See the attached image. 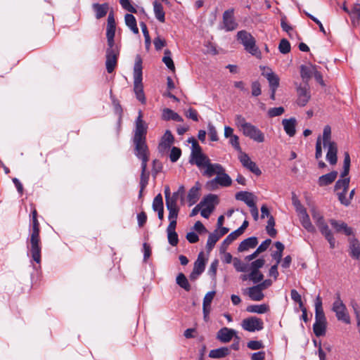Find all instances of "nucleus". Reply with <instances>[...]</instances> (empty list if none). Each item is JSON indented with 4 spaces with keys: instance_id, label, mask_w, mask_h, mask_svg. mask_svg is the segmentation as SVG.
<instances>
[{
    "instance_id": "ddd939ff",
    "label": "nucleus",
    "mask_w": 360,
    "mask_h": 360,
    "mask_svg": "<svg viewBox=\"0 0 360 360\" xmlns=\"http://www.w3.org/2000/svg\"><path fill=\"white\" fill-rule=\"evenodd\" d=\"M329 223L333 228L335 231L338 233H342L346 236L353 235V229L349 226L345 222L338 221L334 219H330Z\"/></svg>"
},
{
    "instance_id": "603ef678",
    "label": "nucleus",
    "mask_w": 360,
    "mask_h": 360,
    "mask_svg": "<svg viewBox=\"0 0 360 360\" xmlns=\"http://www.w3.org/2000/svg\"><path fill=\"white\" fill-rule=\"evenodd\" d=\"M349 184V178H344L336 181L335 185V190L342 189V191H347Z\"/></svg>"
},
{
    "instance_id": "72a5a7b5",
    "label": "nucleus",
    "mask_w": 360,
    "mask_h": 360,
    "mask_svg": "<svg viewBox=\"0 0 360 360\" xmlns=\"http://www.w3.org/2000/svg\"><path fill=\"white\" fill-rule=\"evenodd\" d=\"M316 67H317L316 65H314L312 64H310L309 66L301 65V67H300L301 77L303 79H306L307 81H308L312 77Z\"/></svg>"
},
{
    "instance_id": "a878e982",
    "label": "nucleus",
    "mask_w": 360,
    "mask_h": 360,
    "mask_svg": "<svg viewBox=\"0 0 360 360\" xmlns=\"http://www.w3.org/2000/svg\"><path fill=\"white\" fill-rule=\"evenodd\" d=\"M258 241L257 238L255 236L248 238L243 240L238 245V250L239 252H244L250 248L256 247Z\"/></svg>"
},
{
    "instance_id": "5fc2aeb1",
    "label": "nucleus",
    "mask_w": 360,
    "mask_h": 360,
    "mask_svg": "<svg viewBox=\"0 0 360 360\" xmlns=\"http://www.w3.org/2000/svg\"><path fill=\"white\" fill-rule=\"evenodd\" d=\"M292 205H294L295 208V211L297 213V215L301 214L302 212H304L306 210V209L304 207V206L302 205L301 202L299 200V199L297 198V196L293 194L292 198Z\"/></svg>"
},
{
    "instance_id": "79ce46f5",
    "label": "nucleus",
    "mask_w": 360,
    "mask_h": 360,
    "mask_svg": "<svg viewBox=\"0 0 360 360\" xmlns=\"http://www.w3.org/2000/svg\"><path fill=\"white\" fill-rule=\"evenodd\" d=\"M205 267V262L202 257V253L201 252L198 255L197 260L194 263L193 269L195 271L196 274H201L204 271Z\"/></svg>"
},
{
    "instance_id": "7c9ffc66",
    "label": "nucleus",
    "mask_w": 360,
    "mask_h": 360,
    "mask_svg": "<svg viewBox=\"0 0 360 360\" xmlns=\"http://www.w3.org/2000/svg\"><path fill=\"white\" fill-rule=\"evenodd\" d=\"M199 191L200 186L198 183L189 190L187 196L189 206L194 205L198 200L200 196Z\"/></svg>"
},
{
    "instance_id": "680f3d73",
    "label": "nucleus",
    "mask_w": 360,
    "mask_h": 360,
    "mask_svg": "<svg viewBox=\"0 0 360 360\" xmlns=\"http://www.w3.org/2000/svg\"><path fill=\"white\" fill-rule=\"evenodd\" d=\"M169 243L172 246H176L179 243L178 235L176 231H167Z\"/></svg>"
},
{
    "instance_id": "774afa93",
    "label": "nucleus",
    "mask_w": 360,
    "mask_h": 360,
    "mask_svg": "<svg viewBox=\"0 0 360 360\" xmlns=\"http://www.w3.org/2000/svg\"><path fill=\"white\" fill-rule=\"evenodd\" d=\"M252 95L253 96H258L262 94L261 85L258 81H255L252 83Z\"/></svg>"
},
{
    "instance_id": "4468645a",
    "label": "nucleus",
    "mask_w": 360,
    "mask_h": 360,
    "mask_svg": "<svg viewBox=\"0 0 360 360\" xmlns=\"http://www.w3.org/2000/svg\"><path fill=\"white\" fill-rule=\"evenodd\" d=\"M297 105L301 107L305 106L311 98L309 88L307 86V84L304 85V86H300L299 87H297Z\"/></svg>"
},
{
    "instance_id": "0e129e2a",
    "label": "nucleus",
    "mask_w": 360,
    "mask_h": 360,
    "mask_svg": "<svg viewBox=\"0 0 360 360\" xmlns=\"http://www.w3.org/2000/svg\"><path fill=\"white\" fill-rule=\"evenodd\" d=\"M285 110L283 107H277L270 108L268 111V115L270 117H274L281 115L284 112Z\"/></svg>"
},
{
    "instance_id": "ea45409f",
    "label": "nucleus",
    "mask_w": 360,
    "mask_h": 360,
    "mask_svg": "<svg viewBox=\"0 0 360 360\" xmlns=\"http://www.w3.org/2000/svg\"><path fill=\"white\" fill-rule=\"evenodd\" d=\"M219 238L220 237L218 236V229H216L213 233H210L206 245L207 250L208 251H211Z\"/></svg>"
},
{
    "instance_id": "20e7f679",
    "label": "nucleus",
    "mask_w": 360,
    "mask_h": 360,
    "mask_svg": "<svg viewBox=\"0 0 360 360\" xmlns=\"http://www.w3.org/2000/svg\"><path fill=\"white\" fill-rule=\"evenodd\" d=\"M134 91L137 100L141 103H146V99L142 84V59L139 55L136 56L134 66Z\"/></svg>"
},
{
    "instance_id": "6ab92c4d",
    "label": "nucleus",
    "mask_w": 360,
    "mask_h": 360,
    "mask_svg": "<svg viewBox=\"0 0 360 360\" xmlns=\"http://www.w3.org/2000/svg\"><path fill=\"white\" fill-rule=\"evenodd\" d=\"M174 138L169 130H166L165 133L162 136L161 141L158 146L160 151H164L170 148L173 143Z\"/></svg>"
},
{
    "instance_id": "f704fd0d",
    "label": "nucleus",
    "mask_w": 360,
    "mask_h": 360,
    "mask_svg": "<svg viewBox=\"0 0 360 360\" xmlns=\"http://www.w3.org/2000/svg\"><path fill=\"white\" fill-rule=\"evenodd\" d=\"M164 120H174L176 122H183V118L176 112L169 108H165L162 115Z\"/></svg>"
},
{
    "instance_id": "393cba45",
    "label": "nucleus",
    "mask_w": 360,
    "mask_h": 360,
    "mask_svg": "<svg viewBox=\"0 0 360 360\" xmlns=\"http://www.w3.org/2000/svg\"><path fill=\"white\" fill-rule=\"evenodd\" d=\"M116 31V23L113 12H110L108 17L106 37H115Z\"/></svg>"
},
{
    "instance_id": "09e8293b",
    "label": "nucleus",
    "mask_w": 360,
    "mask_h": 360,
    "mask_svg": "<svg viewBox=\"0 0 360 360\" xmlns=\"http://www.w3.org/2000/svg\"><path fill=\"white\" fill-rule=\"evenodd\" d=\"M166 206L169 211L168 219H176L179 213V208L177 205H172V203H167Z\"/></svg>"
},
{
    "instance_id": "423d86ee",
    "label": "nucleus",
    "mask_w": 360,
    "mask_h": 360,
    "mask_svg": "<svg viewBox=\"0 0 360 360\" xmlns=\"http://www.w3.org/2000/svg\"><path fill=\"white\" fill-rule=\"evenodd\" d=\"M237 40L243 46L244 49L257 58H262V52L256 44L255 37L246 30H240L237 33Z\"/></svg>"
},
{
    "instance_id": "4c0bfd02",
    "label": "nucleus",
    "mask_w": 360,
    "mask_h": 360,
    "mask_svg": "<svg viewBox=\"0 0 360 360\" xmlns=\"http://www.w3.org/2000/svg\"><path fill=\"white\" fill-rule=\"evenodd\" d=\"M349 15L351 18L352 23L354 25H358L360 20V4H354L349 12Z\"/></svg>"
},
{
    "instance_id": "dca6fc26",
    "label": "nucleus",
    "mask_w": 360,
    "mask_h": 360,
    "mask_svg": "<svg viewBox=\"0 0 360 360\" xmlns=\"http://www.w3.org/2000/svg\"><path fill=\"white\" fill-rule=\"evenodd\" d=\"M233 336H236L235 330L224 327L218 331L217 338L220 342L226 343L230 342Z\"/></svg>"
},
{
    "instance_id": "c85d7f7f",
    "label": "nucleus",
    "mask_w": 360,
    "mask_h": 360,
    "mask_svg": "<svg viewBox=\"0 0 360 360\" xmlns=\"http://www.w3.org/2000/svg\"><path fill=\"white\" fill-rule=\"evenodd\" d=\"M337 176L338 172L336 171L322 175L319 178L318 184L320 186H328L335 180Z\"/></svg>"
},
{
    "instance_id": "2f4dec72",
    "label": "nucleus",
    "mask_w": 360,
    "mask_h": 360,
    "mask_svg": "<svg viewBox=\"0 0 360 360\" xmlns=\"http://www.w3.org/2000/svg\"><path fill=\"white\" fill-rule=\"evenodd\" d=\"M153 11L156 19L160 22H165V13L163 6L160 2L157 1L153 2Z\"/></svg>"
},
{
    "instance_id": "1a4fd4ad",
    "label": "nucleus",
    "mask_w": 360,
    "mask_h": 360,
    "mask_svg": "<svg viewBox=\"0 0 360 360\" xmlns=\"http://www.w3.org/2000/svg\"><path fill=\"white\" fill-rule=\"evenodd\" d=\"M241 326L245 330L255 332L264 328V322L260 318L251 316L243 319Z\"/></svg>"
},
{
    "instance_id": "e2e57ef3",
    "label": "nucleus",
    "mask_w": 360,
    "mask_h": 360,
    "mask_svg": "<svg viewBox=\"0 0 360 360\" xmlns=\"http://www.w3.org/2000/svg\"><path fill=\"white\" fill-rule=\"evenodd\" d=\"M208 129V135L210 136V139L212 141H218V135L216 128L213 124L211 123L208 124L207 126Z\"/></svg>"
},
{
    "instance_id": "de8ad7c7",
    "label": "nucleus",
    "mask_w": 360,
    "mask_h": 360,
    "mask_svg": "<svg viewBox=\"0 0 360 360\" xmlns=\"http://www.w3.org/2000/svg\"><path fill=\"white\" fill-rule=\"evenodd\" d=\"M162 61L169 70L174 71V64L171 58V52L168 49L165 51V56L162 58Z\"/></svg>"
},
{
    "instance_id": "9d476101",
    "label": "nucleus",
    "mask_w": 360,
    "mask_h": 360,
    "mask_svg": "<svg viewBox=\"0 0 360 360\" xmlns=\"http://www.w3.org/2000/svg\"><path fill=\"white\" fill-rule=\"evenodd\" d=\"M217 199V196L214 194L206 195L200 202L201 207H203L200 214L202 217L207 219L214 210V202Z\"/></svg>"
},
{
    "instance_id": "cd10ccee",
    "label": "nucleus",
    "mask_w": 360,
    "mask_h": 360,
    "mask_svg": "<svg viewBox=\"0 0 360 360\" xmlns=\"http://www.w3.org/2000/svg\"><path fill=\"white\" fill-rule=\"evenodd\" d=\"M350 256L354 259H359L360 257V243L355 238H349Z\"/></svg>"
},
{
    "instance_id": "7ed1b4c3",
    "label": "nucleus",
    "mask_w": 360,
    "mask_h": 360,
    "mask_svg": "<svg viewBox=\"0 0 360 360\" xmlns=\"http://www.w3.org/2000/svg\"><path fill=\"white\" fill-rule=\"evenodd\" d=\"M39 223L37 219L32 220V229L29 238L27 248L32 259L40 264L41 258V244L39 236Z\"/></svg>"
},
{
    "instance_id": "8fccbe9b",
    "label": "nucleus",
    "mask_w": 360,
    "mask_h": 360,
    "mask_svg": "<svg viewBox=\"0 0 360 360\" xmlns=\"http://www.w3.org/2000/svg\"><path fill=\"white\" fill-rule=\"evenodd\" d=\"M249 280L252 281L254 283L261 282L264 278V275L259 271H250L248 274Z\"/></svg>"
},
{
    "instance_id": "6e6d98bb",
    "label": "nucleus",
    "mask_w": 360,
    "mask_h": 360,
    "mask_svg": "<svg viewBox=\"0 0 360 360\" xmlns=\"http://www.w3.org/2000/svg\"><path fill=\"white\" fill-rule=\"evenodd\" d=\"M214 295H215V292L214 291H211V292H208L204 299H203V312H205V309H207V307H210V304L212 303V301L214 297Z\"/></svg>"
},
{
    "instance_id": "b1692460",
    "label": "nucleus",
    "mask_w": 360,
    "mask_h": 360,
    "mask_svg": "<svg viewBox=\"0 0 360 360\" xmlns=\"http://www.w3.org/2000/svg\"><path fill=\"white\" fill-rule=\"evenodd\" d=\"M236 199L244 202L248 207H253L255 203L254 195L248 191H240L236 194Z\"/></svg>"
},
{
    "instance_id": "39448f33",
    "label": "nucleus",
    "mask_w": 360,
    "mask_h": 360,
    "mask_svg": "<svg viewBox=\"0 0 360 360\" xmlns=\"http://www.w3.org/2000/svg\"><path fill=\"white\" fill-rule=\"evenodd\" d=\"M108 47L105 50V67L108 73H112L117 64L120 46L115 44V37H106Z\"/></svg>"
},
{
    "instance_id": "c03bdc74",
    "label": "nucleus",
    "mask_w": 360,
    "mask_h": 360,
    "mask_svg": "<svg viewBox=\"0 0 360 360\" xmlns=\"http://www.w3.org/2000/svg\"><path fill=\"white\" fill-rule=\"evenodd\" d=\"M233 266L238 272H247L249 271V264L243 263L240 259L233 258Z\"/></svg>"
},
{
    "instance_id": "f03ea898",
    "label": "nucleus",
    "mask_w": 360,
    "mask_h": 360,
    "mask_svg": "<svg viewBox=\"0 0 360 360\" xmlns=\"http://www.w3.org/2000/svg\"><path fill=\"white\" fill-rule=\"evenodd\" d=\"M235 124L243 132V134L257 143H262L265 140L264 134L256 126L248 122L241 115L235 116Z\"/></svg>"
},
{
    "instance_id": "e433bc0d",
    "label": "nucleus",
    "mask_w": 360,
    "mask_h": 360,
    "mask_svg": "<svg viewBox=\"0 0 360 360\" xmlns=\"http://www.w3.org/2000/svg\"><path fill=\"white\" fill-rule=\"evenodd\" d=\"M126 25L136 34H139V28L136 24V20L132 14L127 13L124 16Z\"/></svg>"
},
{
    "instance_id": "aec40b11",
    "label": "nucleus",
    "mask_w": 360,
    "mask_h": 360,
    "mask_svg": "<svg viewBox=\"0 0 360 360\" xmlns=\"http://www.w3.org/2000/svg\"><path fill=\"white\" fill-rule=\"evenodd\" d=\"M210 161V160L208 158V157L202 153L198 154H191L190 162L191 164H195L199 168L205 167Z\"/></svg>"
},
{
    "instance_id": "864d4df0",
    "label": "nucleus",
    "mask_w": 360,
    "mask_h": 360,
    "mask_svg": "<svg viewBox=\"0 0 360 360\" xmlns=\"http://www.w3.org/2000/svg\"><path fill=\"white\" fill-rule=\"evenodd\" d=\"M140 26L145 38L146 47V49H149L151 41L147 26L143 22H140Z\"/></svg>"
},
{
    "instance_id": "c9c22d12",
    "label": "nucleus",
    "mask_w": 360,
    "mask_h": 360,
    "mask_svg": "<svg viewBox=\"0 0 360 360\" xmlns=\"http://www.w3.org/2000/svg\"><path fill=\"white\" fill-rule=\"evenodd\" d=\"M263 75L269 82L270 89H277L279 86L278 77L271 70L268 72L263 73Z\"/></svg>"
},
{
    "instance_id": "49530a36",
    "label": "nucleus",
    "mask_w": 360,
    "mask_h": 360,
    "mask_svg": "<svg viewBox=\"0 0 360 360\" xmlns=\"http://www.w3.org/2000/svg\"><path fill=\"white\" fill-rule=\"evenodd\" d=\"M321 235L325 238V239L328 242L330 245V248L331 249L335 248V238L334 237L333 233L332 231L328 229L327 231H325L321 233Z\"/></svg>"
},
{
    "instance_id": "a211bd4d",
    "label": "nucleus",
    "mask_w": 360,
    "mask_h": 360,
    "mask_svg": "<svg viewBox=\"0 0 360 360\" xmlns=\"http://www.w3.org/2000/svg\"><path fill=\"white\" fill-rule=\"evenodd\" d=\"M327 153L326 160L331 165H335L337 163L338 158V146L336 143H331L329 145H326Z\"/></svg>"
},
{
    "instance_id": "f3484780",
    "label": "nucleus",
    "mask_w": 360,
    "mask_h": 360,
    "mask_svg": "<svg viewBox=\"0 0 360 360\" xmlns=\"http://www.w3.org/2000/svg\"><path fill=\"white\" fill-rule=\"evenodd\" d=\"M262 290L257 285L248 288L245 290L244 293L248 295L253 301H261L263 300L264 295Z\"/></svg>"
},
{
    "instance_id": "bb28decb",
    "label": "nucleus",
    "mask_w": 360,
    "mask_h": 360,
    "mask_svg": "<svg viewBox=\"0 0 360 360\" xmlns=\"http://www.w3.org/2000/svg\"><path fill=\"white\" fill-rule=\"evenodd\" d=\"M327 321L315 320L313 325V330L316 336L321 337L326 334Z\"/></svg>"
},
{
    "instance_id": "c756f323",
    "label": "nucleus",
    "mask_w": 360,
    "mask_h": 360,
    "mask_svg": "<svg viewBox=\"0 0 360 360\" xmlns=\"http://www.w3.org/2000/svg\"><path fill=\"white\" fill-rule=\"evenodd\" d=\"M315 320H326L325 313L322 307V300L320 295H318L315 300Z\"/></svg>"
},
{
    "instance_id": "6e6552de",
    "label": "nucleus",
    "mask_w": 360,
    "mask_h": 360,
    "mask_svg": "<svg viewBox=\"0 0 360 360\" xmlns=\"http://www.w3.org/2000/svg\"><path fill=\"white\" fill-rule=\"evenodd\" d=\"M231 184L232 180L231 177L224 172L221 174L217 176L214 179L208 181L205 184V187L208 191H215L219 188V186L228 187Z\"/></svg>"
},
{
    "instance_id": "4be33fe9",
    "label": "nucleus",
    "mask_w": 360,
    "mask_h": 360,
    "mask_svg": "<svg viewBox=\"0 0 360 360\" xmlns=\"http://www.w3.org/2000/svg\"><path fill=\"white\" fill-rule=\"evenodd\" d=\"M300 221L302 226L309 233H314L316 231V229L314 226L312 224L309 216L307 214V211L302 212L298 214Z\"/></svg>"
},
{
    "instance_id": "69168bd1",
    "label": "nucleus",
    "mask_w": 360,
    "mask_h": 360,
    "mask_svg": "<svg viewBox=\"0 0 360 360\" xmlns=\"http://www.w3.org/2000/svg\"><path fill=\"white\" fill-rule=\"evenodd\" d=\"M229 143L234 148V149L241 153V147L239 143V137L237 135L229 137Z\"/></svg>"
},
{
    "instance_id": "052dcab7",
    "label": "nucleus",
    "mask_w": 360,
    "mask_h": 360,
    "mask_svg": "<svg viewBox=\"0 0 360 360\" xmlns=\"http://www.w3.org/2000/svg\"><path fill=\"white\" fill-rule=\"evenodd\" d=\"M120 4L124 10L131 13L137 12L136 8L131 4L129 0H120Z\"/></svg>"
},
{
    "instance_id": "a19ab883",
    "label": "nucleus",
    "mask_w": 360,
    "mask_h": 360,
    "mask_svg": "<svg viewBox=\"0 0 360 360\" xmlns=\"http://www.w3.org/2000/svg\"><path fill=\"white\" fill-rule=\"evenodd\" d=\"M176 283L186 291L191 290V285L188 283L187 278L182 273L179 274L176 278Z\"/></svg>"
},
{
    "instance_id": "37998d69",
    "label": "nucleus",
    "mask_w": 360,
    "mask_h": 360,
    "mask_svg": "<svg viewBox=\"0 0 360 360\" xmlns=\"http://www.w3.org/2000/svg\"><path fill=\"white\" fill-rule=\"evenodd\" d=\"M241 234L237 230L231 233L223 241L221 248L226 249L231 243L236 240Z\"/></svg>"
},
{
    "instance_id": "338daca9",
    "label": "nucleus",
    "mask_w": 360,
    "mask_h": 360,
    "mask_svg": "<svg viewBox=\"0 0 360 360\" xmlns=\"http://www.w3.org/2000/svg\"><path fill=\"white\" fill-rule=\"evenodd\" d=\"M290 296L293 301L299 304L300 308H302V306H304V304L302 301L301 295L298 293V292L296 290L293 289L291 290Z\"/></svg>"
},
{
    "instance_id": "9b49d317",
    "label": "nucleus",
    "mask_w": 360,
    "mask_h": 360,
    "mask_svg": "<svg viewBox=\"0 0 360 360\" xmlns=\"http://www.w3.org/2000/svg\"><path fill=\"white\" fill-rule=\"evenodd\" d=\"M233 14V8L226 10L223 13L222 28L224 29L226 32L233 31L238 27V23L234 18Z\"/></svg>"
},
{
    "instance_id": "bf43d9fd",
    "label": "nucleus",
    "mask_w": 360,
    "mask_h": 360,
    "mask_svg": "<svg viewBox=\"0 0 360 360\" xmlns=\"http://www.w3.org/2000/svg\"><path fill=\"white\" fill-rule=\"evenodd\" d=\"M181 155V150L180 148L177 147H173L171 150L170 154H169V159L171 162H176L180 156Z\"/></svg>"
},
{
    "instance_id": "473e14b6",
    "label": "nucleus",
    "mask_w": 360,
    "mask_h": 360,
    "mask_svg": "<svg viewBox=\"0 0 360 360\" xmlns=\"http://www.w3.org/2000/svg\"><path fill=\"white\" fill-rule=\"evenodd\" d=\"M229 354V348L226 347H222L215 349H212L209 353V357L212 359H220L228 356Z\"/></svg>"
},
{
    "instance_id": "0eeeda50",
    "label": "nucleus",
    "mask_w": 360,
    "mask_h": 360,
    "mask_svg": "<svg viewBox=\"0 0 360 360\" xmlns=\"http://www.w3.org/2000/svg\"><path fill=\"white\" fill-rule=\"evenodd\" d=\"M332 311L335 314L337 319L345 324L351 323V319L346 305L343 303L340 295H338L333 303Z\"/></svg>"
},
{
    "instance_id": "f257e3e1",
    "label": "nucleus",
    "mask_w": 360,
    "mask_h": 360,
    "mask_svg": "<svg viewBox=\"0 0 360 360\" xmlns=\"http://www.w3.org/2000/svg\"><path fill=\"white\" fill-rule=\"evenodd\" d=\"M148 125L143 121L141 111L135 120V128L132 137L134 146V155L141 160V174L140 177V187L145 189L148 184L149 172H146L147 162L149 160V149L146 143Z\"/></svg>"
},
{
    "instance_id": "13d9d810",
    "label": "nucleus",
    "mask_w": 360,
    "mask_h": 360,
    "mask_svg": "<svg viewBox=\"0 0 360 360\" xmlns=\"http://www.w3.org/2000/svg\"><path fill=\"white\" fill-rule=\"evenodd\" d=\"M265 264L264 259H258L249 264V271H259V269L263 267Z\"/></svg>"
},
{
    "instance_id": "a18cd8bd",
    "label": "nucleus",
    "mask_w": 360,
    "mask_h": 360,
    "mask_svg": "<svg viewBox=\"0 0 360 360\" xmlns=\"http://www.w3.org/2000/svg\"><path fill=\"white\" fill-rule=\"evenodd\" d=\"M322 139L323 147H326V145H329V143H335L331 141V129L330 126L326 125L324 127Z\"/></svg>"
},
{
    "instance_id": "58836bf2",
    "label": "nucleus",
    "mask_w": 360,
    "mask_h": 360,
    "mask_svg": "<svg viewBox=\"0 0 360 360\" xmlns=\"http://www.w3.org/2000/svg\"><path fill=\"white\" fill-rule=\"evenodd\" d=\"M247 311L250 313H256L261 314L267 312L269 311V307L265 304H252L249 305L247 307Z\"/></svg>"
},
{
    "instance_id": "f8f14e48",
    "label": "nucleus",
    "mask_w": 360,
    "mask_h": 360,
    "mask_svg": "<svg viewBox=\"0 0 360 360\" xmlns=\"http://www.w3.org/2000/svg\"><path fill=\"white\" fill-rule=\"evenodd\" d=\"M310 212L312 219L318 227L320 233H322L330 229L323 214L320 212L319 210H318L316 207H312Z\"/></svg>"
},
{
    "instance_id": "2eb2a0df",
    "label": "nucleus",
    "mask_w": 360,
    "mask_h": 360,
    "mask_svg": "<svg viewBox=\"0 0 360 360\" xmlns=\"http://www.w3.org/2000/svg\"><path fill=\"white\" fill-rule=\"evenodd\" d=\"M239 160L243 167L248 169L250 172H252L257 176H259L262 174L261 170L257 166L256 163L252 161L250 157L246 153H241L239 157Z\"/></svg>"
},
{
    "instance_id": "412c9836",
    "label": "nucleus",
    "mask_w": 360,
    "mask_h": 360,
    "mask_svg": "<svg viewBox=\"0 0 360 360\" xmlns=\"http://www.w3.org/2000/svg\"><path fill=\"white\" fill-rule=\"evenodd\" d=\"M92 9L95 13L96 19H101L106 15L109 10V4L108 3L98 4L94 3L92 4Z\"/></svg>"
},
{
    "instance_id": "4d7b16f0",
    "label": "nucleus",
    "mask_w": 360,
    "mask_h": 360,
    "mask_svg": "<svg viewBox=\"0 0 360 360\" xmlns=\"http://www.w3.org/2000/svg\"><path fill=\"white\" fill-rule=\"evenodd\" d=\"M278 49L281 53L286 54L289 53L290 51V42L285 39H281L279 43Z\"/></svg>"
},
{
    "instance_id": "3c124183",
    "label": "nucleus",
    "mask_w": 360,
    "mask_h": 360,
    "mask_svg": "<svg viewBox=\"0 0 360 360\" xmlns=\"http://www.w3.org/2000/svg\"><path fill=\"white\" fill-rule=\"evenodd\" d=\"M153 209L155 212L164 209L163 200L160 193L158 194L153 201Z\"/></svg>"
},
{
    "instance_id": "5701e85b",
    "label": "nucleus",
    "mask_w": 360,
    "mask_h": 360,
    "mask_svg": "<svg viewBox=\"0 0 360 360\" xmlns=\"http://www.w3.org/2000/svg\"><path fill=\"white\" fill-rule=\"evenodd\" d=\"M282 124L285 133L290 137L293 136L295 133L296 120L294 117L290 119H284L282 121Z\"/></svg>"
}]
</instances>
